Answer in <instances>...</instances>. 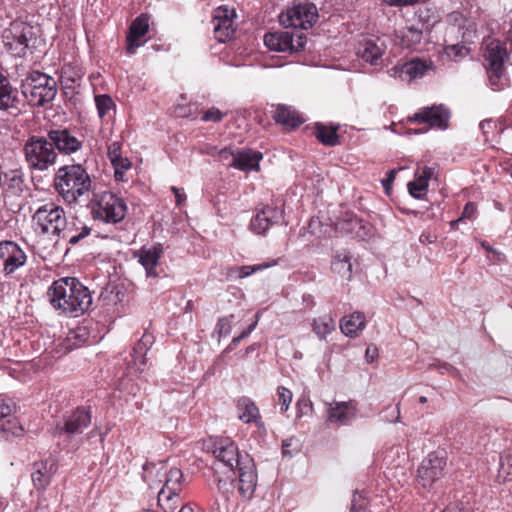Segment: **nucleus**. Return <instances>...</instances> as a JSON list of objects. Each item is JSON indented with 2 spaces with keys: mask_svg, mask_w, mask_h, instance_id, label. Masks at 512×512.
<instances>
[{
  "mask_svg": "<svg viewBox=\"0 0 512 512\" xmlns=\"http://www.w3.org/2000/svg\"><path fill=\"white\" fill-rule=\"evenodd\" d=\"M213 455L216 458L215 470L226 469L231 473L228 478L237 488L244 500L253 497L257 487V471L253 458L241 453L237 444L229 438H221L213 444Z\"/></svg>",
  "mask_w": 512,
  "mask_h": 512,
  "instance_id": "nucleus-1",
  "label": "nucleus"
},
{
  "mask_svg": "<svg viewBox=\"0 0 512 512\" xmlns=\"http://www.w3.org/2000/svg\"><path fill=\"white\" fill-rule=\"evenodd\" d=\"M50 304L63 314L78 317L92 304L89 289L75 277L60 278L47 291Z\"/></svg>",
  "mask_w": 512,
  "mask_h": 512,
  "instance_id": "nucleus-2",
  "label": "nucleus"
},
{
  "mask_svg": "<svg viewBox=\"0 0 512 512\" xmlns=\"http://www.w3.org/2000/svg\"><path fill=\"white\" fill-rule=\"evenodd\" d=\"M54 187L64 201L71 204L89 191L91 179L81 164L65 165L56 172Z\"/></svg>",
  "mask_w": 512,
  "mask_h": 512,
  "instance_id": "nucleus-3",
  "label": "nucleus"
},
{
  "mask_svg": "<svg viewBox=\"0 0 512 512\" xmlns=\"http://www.w3.org/2000/svg\"><path fill=\"white\" fill-rule=\"evenodd\" d=\"M20 88L30 106L43 107L55 99L57 81L46 73L34 70L21 80Z\"/></svg>",
  "mask_w": 512,
  "mask_h": 512,
  "instance_id": "nucleus-4",
  "label": "nucleus"
},
{
  "mask_svg": "<svg viewBox=\"0 0 512 512\" xmlns=\"http://www.w3.org/2000/svg\"><path fill=\"white\" fill-rule=\"evenodd\" d=\"M25 161L31 170L46 171L57 162L58 153L54 150L47 134L30 136L23 147Z\"/></svg>",
  "mask_w": 512,
  "mask_h": 512,
  "instance_id": "nucleus-5",
  "label": "nucleus"
},
{
  "mask_svg": "<svg viewBox=\"0 0 512 512\" xmlns=\"http://www.w3.org/2000/svg\"><path fill=\"white\" fill-rule=\"evenodd\" d=\"M35 232L52 237H67V219L62 207L54 203L40 206L32 216Z\"/></svg>",
  "mask_w": 512,
  "mask_h": 512,
  "instance_id": "nucleus-6",
  "label": "nucleus"
},
{
  "mask_svg": "<svg viewBox=\"0 0 512 512\" xmlns=\"http://www.w3.org/2000/svg\"><path fill=\"white\" fill-rule=\"evenodd\" d=\"M483 45L490 84L494 90H500L502 86L499 82L504 73V63L509 59L506 42L488 36L483 39Z\"/></svg>",
  "mask_w": 512,
  "mask_h": 512,
  "instance_id": "nucleus-7",
  "label": "nucleus"
},
{
  "mask_svg": "<svg viewBox=\"0 0 512 512\" xmlns=\"http://www.w3.org/2000/svg\"><path fill=\"white\" fill-rule=\"evenodd\" d=\"M91 420V408L78 407L70 414L65 415L63 420L55 425L53 435L70 442L75 436L82 434L90 426Z\"/></svg>",
  "mask_w": 512,
  "mask_h": 512,
  "instance_id": "nucleus-8",
  "label": "nucleus"
},
{
  "mask_svg": "<svg viewBox=\"0 0 512 512\" xmlns=\"http://www.w3.org/2000/svg\"><path fill=\"white\" fill-rule=\"evenodd\" d=\"M91 213L95 219L106 223H119L127 213V205L122 198L111 192H104L92 203Z\"/></svg>",
  "mask_w": 512,
  "mask_h": 512,
  "instance_id": "nucleus-9",
  "label": "nucleus"
},
{
  "mask_svg": "<svg viewBox=\"0 0 512 512\" xmlns=\"http://www.w3.org/2000/svg\"><path fill=\"white\" fill-rule=\"evenodd\" d=\"M307 37L303 31H276L266 33L264 44L276 52L297 53L305 49Z\"/></svg>",
  "mask_w": 512,
  "mask_h": 512,
  "instance_id": "nucleus-10",
  "label": "nucleus"
},
{
  "mask_svg": "<svg viewBox=\"0 0 512 512\" xmlns=\"http://www.w3.org/2000/svg\"><path fill=\"white\" fill-rule=\"evenodd\" d=\"M318 19V11L313 3L294 4L280 16V23L285 28L302 31L311 28Z\"/></svg>",
  "mask_w": 512,
  "mask_h": 512,
  "instance_id": "nucleus-11",
  "label": "nucleus"
},
{
  "mask_svg": "<svg viewBox=\"0 0 512 512\" xmlns=\"http://www.w3.org/2000/svg\"><path fill=\"white\" fill-rule=\"evenodd\" d=\"M447 458L444 452H431L424 458L417 470L419 483L431 487L446 472Z\"/></svg>",
  "mask_w": 512,
  "mask_h": 512,
  "instance_id": "nucleus-12",
  "label": "nucleus"
},
{
  "mask_svg": "<svg viewBox=\"0 0 512 512\" xmlns=\"http://www.w3.org/2000/svg\"><path fill=\"white\" fill-rule=\"evenodd\" d=\"M48 139L58 154L71 155L83 147V139L77 129L58 127L47 131Z\"/></svg>",
  "mask_w": 512,
  "mask_h": 512,
  "instance_id": "nucleus-13",
  "label": "nucleus"
},
{
  "mask_svg": "<svg viewBox=\"0 0 512 512\" xmlns=\"http://www.w3.org/2000/svg\"><path fill=\"white\" fill-rule=\"evenodd\" d=\"M450 119V110L444 105H432L420 108L408 121L428 123L430 128L447 129Z\"/></svg>",
  "mask_w": 512,
  "mask_h": 512,
  "instance_id": "nucleus-14",
  "label": "nucleus"
},
{
  "mask_svg": "<svg viewBox=\"0 0 512 512\" xmlns=\"http://www.w3.org/2000/svg\"><path fill=\"white\" fill-rule=\"evenodd\" d=\"M234 17V9H230L226 5L219 6L215 9L212 24L217 41L225 43L233 38L235 34Z\"/></svg>",
  "mask_w": 512,
  "mask_h": 512,
  "instance_id": "nucleus-15",
  "label": "nucleus"
},
{
  "mask_svg": "<svg viewBox=\"0 0 512 512\" xmlns=\"http://www.w3.org/2000/svg\"><path fill=\"white\" fill-rule=\"evenodd\" d=\"M284 220V210L277 206L266 205L251 219L250 229L258 235H264L270 227Z\"/></svg>",
  "mask_w": 512,
  "mask_h": 512,
  "instance_id": "nucleus-16",
  "label": "nucleus"
},
{
  "mask_svg": "<svg viewBox=\"0 0 512 512\" xmlns=\"http://www.w3.org/2000/svg\"><path fill=\"white\" fill-rule=\"evenodd\" d=\"M26 254L13 241L0 242V260L3 262V272L5 275L14 273L18 268L26 263Z\"/></svg>",
  "mask_w": 512,
  "mask_h": 512,
  "instance_id": "nucleus-17",
  "label": "nucleus"
},
{
  "mask_svg": "<svg viewBox=\"0 0 512 512\" xmlns=\"http://www.w3.org/2000/svg\"><path fill=\"white\" fill-rule=\"evenodd\" d=\"M143 470L146 473L145 477L152 474L154 471L159 474L161 470H164V484L161 489L181 493L185 482L181 469L172 467L169 470H166L163 462H159L158 464L147 462L143 465Z\"/></svg>",
  "mask_w": 512,
  "mask_h": 512,
  "instance_id": "nucleus-18",
  "label": "nucleus"
},
{
  "mask_svg": "<svg viewBox=\"0 0 512 512\" xmlns=\"http://www.w3.org/2000/svg\"><path fill=\"white\" fill-rule=\"evenodd\" d=\"M56 471L53 460H40L32 465L31 480L38 491H44L51 483L52 475Z\"/></svg>",
  "mask_w": 512,
  "mask_h": 512,
  "instance_id": "nucleus-19",
  "label": "nucleus"
},
{
  "mask_svg": "<svg viewBox=\"0 0 512 512\" xmlns=\"http://www.w3.org/2000/svg\"><path fill=\"white\" fill-rule=\"evenodd\" d=\"M162 254L163 247L160 243L149 248L143 246L135 253V256L138 257L139 263L144 267L147 277L156 278L158 276L156 267Z\"/></svg>",
  "mask_w": 512,
  "mask_h": 512,
  "instance_id": "nucleus-20",
  "label": "nucleus"
},
{
  "mask_svg": "<svg viewBox=\"0 0 512 512\" xmlns=\"http://www.w3.org/2000/svg\"><path fill=\"white\" fill-rule=\"evenodd\" d=\"M20 102L18 89L12 86L7 76L0 73V110H19Z\"/></svg>",
  "mask_w": 512,
  "mask_h": 512,
  "instance_id": "nucleus-21",
  "label": "nucleus"
},
{
  "mask_svg": "<svg viewBox=\"0 0 512 512\" xmlns=\"http://www.w3.org/2000/svg\"><path fill=\"white\" fill-rule=\"evenodd\" d=\"M262 153L252 149L236 148L235 157L233 158V168L241 171H258L259 162L262 159Z\"/></svg>",
  "mask_w": 512,
  "mask_h": 512,
  "instance_id": "nucleus-22",
  "label": "nucleus"
},
{
  "mask_svg": "<svg viewBox=\"0 0 512 512\" xmlns=\"http://www.w3.org/2000/svg\"><path fill=\"white\" fill-rule=\"evenodd\" d=\"M149 30V17L141 14L131 23L127 35V52L129 54L136 53V49L141 45L138 40L143 37Z\"/></svg>",
  "mask_w": 512,
  "mask_h": 512,
  "instance_id": "nucleus-23",
  "label": "nucleus"
},
{
  "mask_svg": "<svg viewBox=\"0 0 512 512\" xmlns=\"http://www.w3.org/2000/svg\"><path fill=\"white\" fill-rule=\"evenodd\" d=\"M13 39L15 50L19 56H24L28 50L35 47L36 37L33 27L27 24H19V30L14 28Z\"/></svg>",
  "mask_w": 512,
  "mask_h": 512,
  "instance_id": "nucleus-24",
  "label": "nucleus"
},
{
  "mask_svg": "<svg viewBox=\"0 0 512 512\" xmlns=\"http://www.w3.org/2000/svg\"><path fill=\"white\" fill-rule=\"evenodd\" d=\"M356 416V409L350 402H335L328 408V421L339 425L349 424Z\"/></svg>",
  "mask_w": 512,
  "mask_h": 512,
  "instance_id": "nucleus-25",
  "label": "nucleus"
},
{
  "mask_svg": "<svg viewBox=\"0 0 512 512\" xmlns=\"http://www.w3.org/2000/svg\"><path fill=\"white\" fill-rule=\"evenodd\" d=\"M434 168L425 166L415 172V180L408 183L409 194L416 199H422L428 192V182L434 175Z\"/></svg>",
  "mask_w": 512,
  "mask_h": 512,
  "instance_id": "nucleus-26",
  "label": "nucleus"
},
{
  "mask_svg": "<svg viewBox=\"0 0 512 512\" xmlns=\"http://www.w3.org/2000/svg\"><path fill=\"white\" fill-rule=\"evenodd\" d=\"M236 408L242 422L255 423L259 428L264 426L258 407L249 397H240L237 400Z\"/></svg>",
  "mask_w": 512,
  "mask_h": 512,
  "instance_id": "nucleus-27",
  "label": "nucleus"
},
{
  "mask_svg": "<svg viewBox=\"0 0 512 512\" xmlns=\"http://www.w3.org/2000/svg\"><path fill=\"white\" fill-rule=\"evenodd\" d=\"M273 118L277 123L291 129L299 127L305 121L295 108L284 104L277 105Z\"/></svg>",
  "mask_w": 512,
  "mask_h": 512,
  "instance_id": "nucleus-28",
  "label": "nucleus"
},
{
  "mask_svg": "<svg viewBox=\"0 0 512 512\" xmlns=\"http://www.w3.org/2000/svg\"><path fill=\"white\" fill-rule=\"evenodd\" d=\"M366 327L365 315L356 311L340 320V329L346 336L355 338Z\"/></svg>",
  "mask_w": 512,
  "mask_h": 512,
  "instance_id": "nucleus-29",
  "label": "nucleus"
},
{
  "mask_svg": "<svg viewBox=\"0 0 512 512\" xmlns=\"http://www.w3.org/2000/svg\"><path fill=\"white\" fill-rule=\"evenodd\" d=\"M382 46L383 45H379L377 41L370 39L365 40L359 45L357 49V55L371 65H377L379 59L384 54V49Z\"/></svg>",
  "mask_w": 512,
  "mask_h": 512,
  "instance_id": "nucleus-30",
  "label": "nucleus"
},
{
  "mask_svg": "<svg viewBox=\"0 0 512 512\" xmlns=\"http://www.w3.org/2000/svg\"><path fill=\"white\" fill-rule=\"evenodd\" d=\"M348 230L358 240H368L374 236L375 229L371 223L365 221L355 215L347 220Z\"/></svg>",
  "mask_w": 512,
  "mask_h": 512,
  "instance_id": "nucleus-31",
  "label": "nucleus"
},
{
  "mask_svg": "<svg viewBox=\"0 0 512 512\" xmlns=\"http://www.w3.org/2000/svg\"><path fill=\"white\" fill-rule=\"evenodd\" d=\"M333 272L343 278L350 279L352 274L351 256L347 251L337 252L331 262Z\"/></svg>",
  "mask_w": 512,
  "mask_h": 512,
  "instance_id": "nucleus-32",
  "label": "nucleus"
},
{
  "mask_svg": "<svg viewBox=\"0 0 512 512\" xmlns=\"http://www.w3.org/2000/svg\"><path fill=\"white\" fill-rule=\"evenodd\" d=\"M428 65L425 61L420 60L419 58L412 59L404 63L400 67V76H406L409 81L421 78L425 72L428 70Z\"/></svg>",
  "mask_w": 512,
  "mask_h": 512,
  "instance_id": "nucleus-33",
  "label": "nucleus"
},
{
  "mask_svg": "<svg viewBox=\"0 0 512 512\" xmlns=\"http://www.w3.org/2000/svg\"><path fill=\"white\" fill-rule=\"evenodd\" d=\"M158 505L163 512H174L181 503L179 492H172L166 489H160L157 496Z\"/></svg>",
  "mask_w": 512,
  "mask_h": 512,
  "instance_id": "nucleus-34",
  "label": "nucleus"
},
{
  "mask_svg": "<svg viewBox=\"0 0 512 512\" xmlns=\"http://www.w3.org/2000/svg\"><path fill=\"white\" fill-rule=\"evenodd\" d=\"M336 127H327L322 123H315L316 138L326 146H336L339 143V137Z\"/></svg>",
  "mask_w": 512,
  "mask_h": 512,
  "instance_id": "nucleus-35",
  "label": "nucleus"
},
{
  "mask_svg": "<svg viewBox=\"0 0 512 512\" xmlns=\"http://www.w3.org/2000/svg\"><path fill=\"white\" fill-rule=\"evenodd\" d=\"M335 330V321L329 315H324L313 320L312 331L320 340H326L327 335Z\"/></svg>",
  "mask_w": 512,
  "mask_h": 512,
  "instance_id": "nucleus-36",
  "label": "nucleus"
},
{
  "mask_svg": "<svg viewBox=\"0 0 512 512\" xmlns=\"http://www.w3.org/2000/svg\"><path fill=\"white\" fill-rule=\"evenodd\" d=\"M23 184V176L22 173L18 169L9 170L2 173V183L1 186L11 191L12 193H18L22 190Z\"/></svg>",
  "mask_w": 512,
  "mask_h": 512,
  "instance_id": "nucleus-37",
  "label": "nucleus"
},
{
  "mask_svg": "<svg viewBox=\"0 0 512 512\" xmlns=\"http://www.w3.org/2000/svg\"><path fill=\"white\" fill-rule=\"evenodd\" d=\"M423 38V32L420 27L411 25L404 28L401 35V43L405 48H414Z\"/></svg>",
  "mask_w": 512,
  "mask_h": 512,
  "instance_id": "nucleus-38",
  "label": "nucleus"
},
{
  "mask_svg": "<svg viewBox=\"0 0 512 512\" xmlns=\"http://www.w3.org/2000/svg\"><path fill=\"white\" fill-rule=\"evenodd\" d=\"M95 104L100 119H103L112 109L115 108L113 99L107 94L96 95Z\"/></svg>",
  "mask_w": 512,
  "mask_h": 512,
  "instance_id": "nucleus-39",
  "label": "nucleus"
},
{
  "mask_svg": "<svg viewBox=\"0 0 512 512\" xmlns=\"http://www.w3.org/2000/svg\"><path fill=\"white\" fill-rule=\"evenodd\" d=\"M302 444L299 438L291 436L282 442V454L284 457H293L301 450Z\"/></svg>",
  "mask_w": 512,
  "mask_h": 512,
  "instance_id": "nucleus-40",
  "label": "nucleus"
},
{
  "mask_svg": "<svg viewBox=\"0 0 512 512\" xmlns=\"http://www.w3.org/2000/svg\"><path fill=\"white\" fill-rule=\"evenodd\" d=\"M0 430L5 434H11L15 437H21L24 434V428L16 420H7L1 424Z\"/></svg>",
  "mask_w": 512,
  "mask_h": 512,
  "instance_id": "nucleus-41",
  "label": "nucleus"
},
{
  "mask_svg": "<svg viewBox=\"0 0 512 512\" xmlns=\"http://www.w3.org/2000/svg\"><path fill=\"white\" fill-rule=\"evenodd\" d=\"M277 395L279 398L281 411L286 412L289 409V406L292 402V398H293L292 392L284 386H279L277 388Z\"/></svg>",
  "mask_w": 512,
  "mask_h": 512,
  "instance_id": "nucleus-42",
  "label": "nucleus"
},
{
  "mask_svg": "<svg viewBox=\"0 0 512 512\" xmlns=\"http://www.w3.org/2000/svg\"><path fill=\"white\" fill-rule=\"evenodd\" d=\"M430 368H436L441 374H449L454 378H461V373L457 368L447 362H436L429 365Z\"/></svg>",
  "mask_w": 512,
  "mask_h": 512,
  "instance_id": "nucleus-43",
  "label": "nucleus"
},
{
  "mask_svg": "<svg viewBox=\"0 0 512 512\" xmlns=\"http://www.w3.org/2000/svg\"><path fill=\"white\" fill-rule=\"evenodd\" d=\"M148 348L144 346L141 342H138L136 346L133 348V361L135 365H138V370H142V366L145 365L144 356L147 353Z\"/></svg>",
  "mask_w": 512,
  "mask_h": 512,
  "instance_id": "nucleus-44",
  "label": "nucleus"
},
{
  "mask_svg": "<svg viewBox=\"0 0 512 512\" xmlns=\"http://www.w3.org/2000/svg\"><path fill=\"white\" fill-rule=\"evenodd\" d=\"M233 317V315H229L218 320L216 324V332L219 337L227 336L231 332Z\"/></svg>",
  "mask_w": 512,
  "mask_h": 512,
  "instance_id": "nucleus-45",
  "label": "nucleus"
},
{
  "mask_svg": "<svg viewBox=\"0 0 512 512\" xmlns=\"http://www.w3.org/2000/svg\"><path fill=\"white\" fill-rule=\"evenodd\" d=\"M66 230L68 231V236L67 237H64L65 239L68 240V243L71 244V245H75L77 244L80 240L84 239L85 237H87L90 232H91V228L88 227V226H83L82 229H81V232H79L78 234H71V228L68 227V224H66Z\"/></svg>",
  "mask_w": 512,
  "mask_h": 512,
  "instance_id": "nucleus-46",
  "label": "nucleus"
},
{
  "mask_svg": "<svg viewBox=\"0 0 512 512\" xmlns=\"http://www.w3.org/2000/svg\"><path fill=\"white\" fill-rule=\"evenodd\" d=\"M224 116H225V114L223 112H221L218 108L211 107L210 109H208L207 111H205L203 113L201 120L203 122L218 123V122L222 121Z\"/></svg>",
  "mask_w": 512,
  "mask_h": 512,
  "instance_id": "nucleus-47",
  "label": "nucleus"
},
{
  "mask_svg": "<svg viewBox=\"0 0 512 512\" xmlns=\"http://www.w3.org/2000/svg\"><path fill=\"white\" fill-rule=\"evenodd\" d=\"M235 153H236V148L233 149L231 147H225V148L220 149L217 152V155H218V158L220 161L226 163L227 166H229V167H233L232 163H233V158L235 157Z\"/></svg>",
  "mask_w": 512,
  "mask_h": 512,
  "instance_id": "nucleus-48",
  "label": "nucleus"
},
{
  "mask_svg": "<svg viewBox=\"0 0 512 512\" xmlns=\"http://www.w3.org/2000/svg\"><path fill=\"white\" fill-rule=\"evenodd\" d=\"M445 51L448 55L453 54L455 57H464L469 49L463 44H451L445 47Z\"/></svg>",
  "mask_w": 512,
  "mask_h": 512,
  "instance_id": "nucleus-49",
  "label": "nucleus"
},
{
  "mask_svg": "<svg viewBox=\"0 0 512 512\" xmlns=\"http://www.w3.org/2000/svg\"><path fill=\"white\" fill-rule=\"evenodd\" d=\"M121 147L122 143L119 141H114L108 146L107 155L111 162H114L115 160L122 156Z\"/></svg>",
  "mask_w": 512,
  "mask_h": 512,
  "instance_id": "nucleus-50",
  "label": "nucleus"
},
{
  "mask_svg": "<svg viewBox=\"0 0 512 512\" xmlns=\"http://www.w3.org/2000/svg\"><path fill=\"white\" fill-rule=\"evenodd\" d=\"M479 127L484 136V140L487 142L489 133L497 129V124L491 119H485L480 122Z\"/></svg>",
  "mask_w": 512,
  "mask_h": 512,
  "instance_id": "nucleus-51",
  "label": "nucleus"
},
{
  "mask_svg": "<svg viewBox=\"0 0 512 512\" xmlns=\"http://www.w3.org/2000/svg\"><path fill=\"white\" fill-rule=\"evenodd\" d=\"M269 266H270V264L257 265V266H242L240 268V277L241 278L247 277V276L251 275L253 272L262 270V269L267 268Z\"/></svg>",
  "mask_w": 512,
  "mask_h": 512,
  "instance_id": "nucleus-52",
  "label": "nucleus"
},
{
  "mask_svg": "<svg viewBox=\"0 0 512 512\" xmlns=\"http://www.w3.org/2000/svg\"><path fill=\"white\" fill-rule=\"evenodd\" d=\"M111 163L114 167V170L127 171L128 169L131 168V162L129 161V159L122 156Z\"/></svg>",
  "mask_w": 512,
  "mask_h": 512,
  "instance_id": "nucleus-53",
  "label": "nucleus"
},
{
  "mask_svg": "<svg viewBox=\"0 0 512 512\" xmlns=\"http://www.w3.org/2000/svg\"><path fill=\"white\" fill-rule=\"evenodd\" d=\"M397 172V169H391L387 172L386 178L381 180L382 186L386 191H388L391 188L392 183L396 178Z\"/></svg>",
  "mask_w": 512,
  "mask_h": 512,
  "instance_id": "nucleus-54",
  "label": "nucleus"
},
{
  "mask_svg": "<svg viewBox=\"0 0 512 512\" xmlns=\"http://www.w3.org/2000/svg\"><path fill=\"white\" fill-rule=\"evenodd\" d=\"M477 208L476 205L473 202H468L462 212V215L460 218L463 219H472L476 214Z\"/></svg>",
  "mask_w": 512,
  "mask_h": 512,
  "instance_id": "nucleus-55",
  "label": "nucleus"
},
{
  "mask_svg": "<svg viewBox=\"0 0 512 512\" xmlns=\"http://www.w3.org/2000/svg\"><path fill=\"white\" fill-rule=\"evenodd\" d=\"M257 325V320L255 322H253L246 330H244L239 336L237 337H234L231 344L232 345H237L239 344L243 339H245L246 337H248L250 335V333L255 329Z\"/></svg>",
  "mask_w": 512,
  "mask_h": 512,
  "instance_id": "nucleus-56",
  "label": "nucleus"
},
{
  "mask_svg": "<svg viewBox=\"0 0 512 512\" xmlns=\"http://www.w3.org/2000/svg\"><path fill=\"white\" fill-rule=\"evenodd\" d=\"M389 6L403 7L416 4L419 0H383Z\"/></svg>",
  "mask_w": 512,
  "mask_h": 512,
  "instance_id": "nucleus-57",
  "label": "nucleus"
},
{
  "mask_svg": "<svg viewBox=\"0 0 512 512\" xmlns=\"http://www.w3.org/2000/svg\"><path fill=\"white\" fill-rule=\"evenodd\" d=\"M171 190L173 191L174 195H175V198H176V203L178 205H180L183 201L186 200V195L185 193L183 192V189H180V188H177V187H172Z\"/></svg>",
  "mask_w": 512,
  "mask_h": 512,
  "instance_id": "nucleus-58",
  "label": "nucleus"
},
{
  "mask_svg": "<svg viewBox=\"0 0 512 512\" xmlns=\"http://www.w3.org/2000/svg\"><path fill=\"white\" fill-rule=\"evenodd\" d=\"M78 337L80 338L79 334H75L73 338L69 337L67 339V342H68L67 348L73 349V348L81 346V344L84 343L85 340L79 339V341H76Z\"/></svg>",
  "mask_w": 512,
  "mask_h": 512,
  "instance_id": "nucleus-59",
  "label": "nucleus"
},
{
  "mask_svg": "<svg viewBox=\"0 0 512 512\" xmlns=\"http://www.w3.org/2000/svg\"><path fill=\"white\" fill-rule=\"evenodd\" d=\"M365 356L368 362H373L377 356V348L368 346L365 352Z\"/></svg>",
  "mask_w": 512,
  "mask_h": 512,
  "instance_id": "nucleus-60",
  "label": "nucleus"
},
{
  "mask_svg": "<svg viewBox=\"0 0 512 512\" xmlns=\"http://www.w3.org/2000/svg\"><path fill=\"white\" fill-rule=\"evenodd\" d=\"M144 346L149 349V346L153 343V336L147 333H144L142 338L139 340Z\"/></svg>",
  "mask_w": 512,
  "mask_h": 512,
  "instance_id": "nucleus-61",
  "label": "nucleus"
},
{
  "mask_svg": "<svg viewBox=\"0 0 512 512\" xmlns=\"http://www.w3.org/2000/svg\"><path fill=\"white\" fill-rule=\"evenodd\" d=\"M74 83H75V79L74 78H68V77L63 78L62 81H61V84H62L64 89L73 88Z\"/></svg>",
  "mask_w": 512,
  "mask_h": 512,
  "instance_id": "nucleus-62",
  "label": "nucleus"
},
{
  "mask_svg": "<svg viewBox=\"0 0 512 512\" xmlns=\"http://www.w3.org/2000/svg\"><path fill=\"white\" fill-rule=\"evenodd\" d=\"M191 110H192V106H187V105H182V104L177 105L175 108V111H179L180 116H185V114L182 113V111H191Z\"/></svg>",
  "mask_w": 512,
  "mask_h": 512,
  "instance_id": "nucleus-63",
  "label": "nucleus"
},
{
  "mask_svg": "<svg viewBox=\"0 0 512 512\" xmlns=\"http://www.w3.org/2000/svg\"><path fill=\"white\" fill-rule=\"evenodd\" d=\"M124 174L125 171L122 170H115L114 176L116 180L124 181Z\"/></svg>",
  "mask_w": 512,
  "mask_h": 512,
  "instance_id": "nucleus-64",
  "label": "nucleus"
}]
</instances>
